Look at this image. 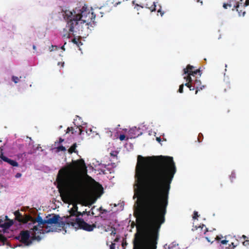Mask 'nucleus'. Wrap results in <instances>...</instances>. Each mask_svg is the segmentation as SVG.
I'll return each instance as SVG.
<instances>
[{
	"label": "nucleus",
	"mask_w": 249,
	"mask_h": 249,
	"mask_svg": "<svg viewBox=\"0 0 249 249\" xmlns=\"http://www.w3.org/2000/svg\"><path fill=\"white\" fill-rule=\"evenodd\" d=\"M176 172L173 159L138 156L135 194L142 195L137 217L142 225L133 249H157L159 231L165 221L170 184Z\"/></svg>",
	"instance_id": "obj_1"
},
{
	"label": "nucleus",
	"mask_w": 249,
	"mask_h": 249,
	"mask_svg": "<svg viewBox=\"0 0 249 249\" xmlns=\"http://www.w3.org/2000/svg\"><path fill=\"white\" fill-rule=\"evenodd\" d=\"M87 167L83 159L72 160L71 163L62 168L58 171L56 181L57 188L63 201L69 203V192L79 193L85 186L82 172Z\"/></svg>",
	"instance_id": "obj_2"
},
{
	"label": "nucleus",
	"mask_w": 249,
	"mask_h": 249,
	"mask_svg": "<svg viewBox=\"0 0 249 249\" xmlns=\"http://www.w3.org/2000/svg\"><path fill=\"white\" fill-rule=\"evenodd\" d=\"M63 16L67 21L66 27L63 29V37L68 38L71 35L81 34L85 28H89V23L94 22L96 15L85 5L81 8L63 11Z\"/></svg>",
	"instance_id": "obj_3"
},
{
	"label": "nucleus",
	"mask_w": 249,
	"mask_h": 249,
	"mask_svg": "<svg viewBox=\"0 0 249 249\" xmlns=\"http://www.w3.org/2000/svg\"><path fill=\"white\" fill-rule=\"evenodd\" d=\"M15 219L19 222L25 224V227L29 229L31 233H36L38 234H44L45 232L43 229H39L34 221V218L29 214H25L22 215L18 211H16L14 212Z\"/></svg>",
	"instance_id": "obj_4"
},
{
	"label": "nucleus",
	"mask_w": 249,
	"mask_h": 249,
	"mask_svg": "<svg viewBox=\"0 0 249 249\" xmlns=\"http://www.w3.org/2000/svg\"><path fill=\"white\" fill-rule=\"evenodd\" d=\"M46 224L54 225L53 227L47 226L45 230H44L45 233L56 231L57 230H61L65 226V223L60 220L59 215L55 214L46 217Z\"/></svg>",
	"instance_id": "obj_5"
},
{
	"label": "nucleus",
	"mask_w": 249,
	"mask_h": 249,
	"mask_svg": "<svg viewBox=\"0 0 249 249\" xmlns=\"http://www.w3.org/2000/svg\"><path fill=\"white\" fill-rule=\"evenodd\" d=\"M30 231L28 230L22 231H20L19 235L17 236L16 238L25 246H30L34 240L39 241L41 239V237L39 235H36V233H31L32 236H30Z\"/></svg>",
	"instance_id": "obj_6"
},
{
	"label": "nucleus",
	"mask_w": 249,
	"mask_h": 249,
	"mask_svg": "<svg viewBox=\"0 0 249 249\" xmlns=\"http://www.w3.org/2000/svg\"><path fill=\"white\" fill-rule=\"evenodd\" d=\"M68 222L69 226H71L75 229H80L88 231H91L96 227L95 224H89L80 218H75V220H73L72 221L68 220Z\"/></svg>",
	"instance_id": "obj_7"
},
{
	"label": "nucleus",
	"mask_w": 249,
	"mask_h": 249,
	"mask_svg": "<svg viewBox=\"0 0 249 249\" xmlns=\"http://www.w3.org/2000/svg\"><path fill=\"white\" fill-rule=\"evenodd\" d=\"M194 66L189 64L186 68L183 69V74L186 76H193L195 79L200 77L202 72L199 69L194 70Z\"/></svg>",
	"instance_id": "obj_8"
},
{
	"label": "nucleus",
	"mask_w": 249,
	"mask_h": 249,
	"mask_svg": "<svg viewBox=\"0 0 249 249\" xmlns=\"http://www.w3.org/2000/svg\"><path fill=\"white\" fill-rule=\"evenodd\" d=\"M70 215L67 217L66 220V223L68 225V220L72 221L73 220H75V218H78L80 215H83L85 213L84 212L83 213L78 211V207L76 203L73 204V207L69 211Z\"/></svg>",
	"instance_id": "obj_9"
},
{
	"label": "nucleus",
	"mask_w": 249,
	"mask_h": 249,
	"mask_svg": "<svg viewBox=\"0 0 249 249\" xmlns=\"http://www.w3.org/2000/svg\"><path fill=\"white\" fill-rule=\"evenodd\" d=\"M243 3V0H240L239 1L237 2L235 5H233V8L232 9V10L236 9L239 16H244L246 14V12L244 10L245 8L242 5Z\"/></svg>",
	"instance_id": "obj_10"
},
{
	"label": "nucleus",
	"mask_w": 249,
	"mask_h": 249,
	"mask_svg": "<svg viewBox=\"0 0 249 249\" xmlns=\"http://www.w3.org/2000/svg\"><path fill=\"white\" fill-rule=\"evenodd\" d=\"M193 89H196V94L197 93V92L199 90L202 89L204 88V86H201V82L200 80L196 79H193Z\"/></svg>",
	"instance_id": "obj_11"
},
{
	"label": "nucleus",
	"mask_w": 249,
	"mask_h": 249,
	"mask_svg": "<svg viewBox=\"0 0 249 249\" xmlns=\"http://www.w3.org/2000/svg\"><path fill=\"white\" fill-rule=\"evenodd\" d=\"M34 221L36 224L37 223L36 225L40 229H43L44 225L46 224V218L43 219L39 215L36 218H34Z\"/></svg>",
	"instance_id": "obj_12"
},
{
	"label": "nucleus",
	"mask_w": 249,
	"mask_h": 249,
	"mask_svg": "<svg viewBox=\"0 0 249 249\" xmlns=\"http://www.w3.org/2000/svg\"><path fill=\"white\" fill-rule=\"evenodd\" d=\"M184 79L186 80L187 83L185 84V86L187 87L190 90H194L193 89V78L189 76H184Z\"/></svg>",
	"instance_id": "obj_13"
},
{
	"label": "nucleus",
	"mask_w": 249,
	"mask_h": 249,
	"mask_svg": "<svg viewBox=\"0 0 249 249\" xmlns=\"http://www.w3.org/2000/svg\"><path fill=\"white\" fill-rule=\"evenodd\" d=\"M14 222L13 220H8V221L4 222L1 224L0 227L3 229L4 231L8 229L13 224Z\"/></svg>",
	"instance_id": "obj_14"
},
{
	"label": "nucleus",
	"mask_w": 249,
	"mask_h": 249,
	"mask_svg": "<svg viewBox=\"0 0 249 249\" xmlns=\"http://www.w3.org/2000/svg\"><path fill=\"white\" fill-rule=\"evenodd\" d=\"M198 229H199L200 231H202V232L203 234H205L207 231H208V229L206 227L205 225L204 224H202L201 225H199V226H193V228L192 229L193 231L197 230Z\"/></svg>",
	"instance_id": "obj_15"
},
{
	"label": "nucleus",
	"mask_w": 249,
	"mask_h": 249,
	"mask_svg": "<svg viewBox=\"0 0 249 249\" xmlns=\"http://www.w3.org/2000/svg\"><path fill=\"white\" fill-rule=\"evenodd\" d=\"M3 161L8 163L9 164L13 166L17 167L18 166V163L14 160L9 159L8 158H4Z\"/></svg>",
	"instance_id": "obj_16"
},
{
	"label": "nucleus",
	"mask_w": 249,
	"mask_h": 249,
	"mask_svg": "<svg viewBox=\"0 0 249 249\" xmlns=\"http://www.w3.org/2000/svg\"><path fill=\"white\" fill-rule=\"evenodd\" d=\"M77 147V144L76 143H73L70 148L68 149V152L70 154H72V153H77L78 151L76 150V148Z\"/></svg>",
	"instance_id": "obj_17"
},
{
	"label": "nucleus",
	"mask_w": 249,
	"mask_h": 249,
	"mask_svg": "<svg viewBox=\"0 0 249 249\" xmlns=\"http://www.w3.org/2000/svg\"><path fill=\"white\" fill-rule=\"evenodd\" d=\"M148 4H146V7H147L151 12L155 11L156 10V5L155 2H153L150 7H148Z\"/></svg>",
	"instance_id": "obj_18"
},
{
	"label": "nucleus",
	"mask_w": 249,
	"mask_h": 249,
	"mask_svg": "<svg viewBox=\"0 0 249 249\" xmlns=\"http://www.w3.org/2000/svg\"><path fill=\"white\" fill-rule=\"evenodd\" d=\"M56 151L58 152L60 151H65L66 150V148L63 145L58 146L56 148Z\"/></svg>",
	"instance_id": "obj_19"
},
{
	"label": "nucleus",
	"mask_w": 249,
	"mask_h": 249,
	"mask_svg": "<svg viewBox=\"0 0 249 249\" xmlns=\"http://www.w3.org/2000/svg\"><path fill=\"white\" fill-rule=\"evenodd\" d=\"M232 2H233V0L230 1L229 3H224L223 5V7L225 9H227L228 7H231L232 6V4L231 3Z\"/></svg>",
	"instance_id": "obj_20"
},
{
	"label": "nucleus",
	"mask_w": 249,
	"mask_h": 249,
	"mask_svg": "<svg viewBox=\"0 0 249 249\" xmlns=\"http://www.w3.org/2000/svg\"><path fill=\"white\" fill-rule=\"evenodd\" d=\"M236 178V174L234 172H232L230 176V178L231 182H233V180Z\"/></svg>",
	"instance_id": "obj_21"
},
{
	"label": "nucleus",
	"mask_w": 249,
	"mask_h": 249,
	"mask_svg": "<svg viewBox=\"0 0 249 249\" xmlns=\"http://www.w3.org/2000/svg\"><path fill=\"white\" fill-rule=\"evenodd\" d=\"M0 158L3 161L4 158L7 157L3 155V153L2 152L3 149L1 147L0 148Z\"/></svg>",
	"instance_id": "obj_22"
},
{
	"label": "nucleus",
	"mask_w": 249,
	"mask_h": 249,
	"mask_svg": "<svg viewBox=\"0 0 249 249\" xmlns=\"http://www.w3.org/2000/svg\"><path fill=\"white\" fill-rule=\"evenodd\" d=\"M111 232L110 233V235H115L116 234V229L115 228L113 227H111Z\"/></svg>",
	"instance_id": "obj_23"
},
{
	"label": "nucleus",
	"mask_w": 249,
	"mask_h": 249,
	"mask_svg": "<svg viewBox=\"0 0 249 249\" xmlns=\"http://www.w3.org/2000/svg\"><path fill=\"white\" fill-rule=\"evenodd\" d=\"M12 80L15 83H17L18 82V81H19V79L18 77H17V76H13L12 77Z\"/></svg>",
	"instance_id": "obj_24"
},
{
	"label": "nucleus",
	"mask_w": 249,
	"mask_h": 249,
	"mask_svg": "<svg viewBox=\"0 0 249 249\" xmlns=\"http://www.w3.org/2000/svg\"><path fill=\"white\" fill-rule=\"evenodd\" d=\"M203 138V136L202 133H199L197 137V140L199 142H201Z\"/></svg>",
	"instance_id": "obj_25"
},
{
	"label": "nucleus",
	"mask_w": 249,
	"mask_h": 249,
	"mask_svg": "<svg viewBox=\"0 0 249 249\" xmlns=\"http://www.w3.org/2000/svg\"><path fill=\"white\" fill-rule=\"evenodd\" d=\"M183 87H184L183 84H182L179 86V89H178L179 92L182 93L183 92Z\"/></svg>",
	"instance_id": "obj_26"
},
{
	"label": "nucleus",
	"mask_w": 249,
	"mask_h": 249,
	"mask_svg": "<svg viewBox=\"0 0 249 249\" xmlns=\"http://www.w3.org/2000/svg\"><path fill=\"white\" fill-rule=\"evenodd\" d=\"M199 215L198 214V213L196 211H194L193 218V219H197Z\"/></svg>",
	"instance_id": "obj_27"
},
{
	"label": "nucleus",
	"mask_w": 249,
	"mask_h": 249,
	"mask_svg": "<svg viewBox=\"0 0 249 249\" xmlns=\"http://www.w3.org/2000/svg\"><path fill=\"white\" fill-rule=\"evenodd\" d=\"M73 128L72 127H69L67 129L66 133H69V132L71 131V133L73 134Z\"/></svg>",
	"instance_id": "obj_28"
},
{
	"label": "nucleus",
	"mask_w": 249,
	"mask_h": 249,
	"mask_svg": "<svg viewBox=\"0 0 249 249\" xmlns=\"http://www.w3.org/2000/svg\"><path fill=\"white\" fill-rule=\"evenodd\" d=\"M125 139V135L124 134H121L119 136V139L120 141H122L124 140Z\"/></svg>",
	"instance_id": "obj_29"
},
{
	"label": "nucleus",
	"mask_w": 249,
	"mask_h": 249,
	"mask_svg": "<svg viewBox=\"0 0 249 249\" xmlns=\"http://www.w3.org/2000/svg\"><path fill=\"white\" fill-rule=\"evenodd\" d=\"M0 241H6V238L2 234H0Z\"/></svg>",
	"instance_id": "obj_30"
},
{
	"label": "nucleus",
	"mask_w": 249,
	"mask_h": 249,
	"mask_svg": "<svg viewBox=\"0 0 249 249\" xmlns=\"http://www.w3.org/2000/svg\"><path fill=\"white\" fill-rule=\"evenodd\" d=\"M158 13H160L161 16H162L164 14V12L161 10V7L157 10Z\"/></svg>",
	"instance_id": "obj_31"
},
{
	"label": "nucleus",
	"mask_w": 249,
	"mask_h": 249,
	"mask_svg": "<svg viewBox=\"0 0 249 249\" xmlns=\"http://www.w3.org/2000/svg\"><path fill=\"white\" fill-rule=\"evenodd\" d=\"M243 4V7L245 8V7L247 6L248 5H249V0H247Z\"/></svg>",
	"instance_id": "obj_32"
},
{
	"label": "nucleus",
	"mask_w": 249,
	"mask_h": 249,
	"mask_svg": "<svg viewBox=\"0 0 249 249\" xmlns=\"http://www.w3.org/2000/svg\"><path fill=\"white\" fill-rule=\"evenodd\" d=\"M110 155L112 157H116L117 156V152L113 151L110 153Z\"/></svg>",
	"instance_id": "obj_33"
},
{
	"label": "nucleus",
	"mask_w": 249,
	"mask_h": 249,
	"mask_svg": "<svg viewBox=\"0 0 249 249\" xmlns=\"http://www.w3.org/2000/svg\"><path fill=\"white\" fill-rule=\"evenodd\" d=\"M115 244L112 243L110 246V249H115Z\"/></svg>",
	"instance_id": "obj_34"
},
{
	"label": "nucleus",
	"mask_w": 249,
	"mask_h": 249,
	"mask_svg": "<svg viewBox=\"0 0 249 249\" xmlns=\"http://www.w3.org/2000/svg\"><path fill=\"white\" fill-rule=\"evenodd\" d=\"M228 242V241L226 240H223L220 241V243L222 244H227Z\"/></svg>",
	"instance_id": "obj_35"
},
{
	"label": "nucleus",
	"mask_w": 249,
	"mask_h": 249,
	"mask_svg": "<svg viewBox=\"0 0 249 249\" xmlns=\"http://www.w3.org/2000/svg\"><path fill=\"white\" fill-rule=\"evenodd\" d=\"M243 245L244 246H247L248 245H249V240H246L243 242Z\"/></svg>",
	"instance_id": "obj_36"
},
{
	"label": "nucleus",
	"mask_w": 249,
	"mask_h": 249,
	"mask_svg": "<svg viewBox=\"0 0 249 249\" xmlns=\"http://www.w3.org/2000/svg\"><path fill=\"white\" fill-rule=\"evenodd\" d=\"M64 140L61 138H60L59 139V142H58V143H62L63 142H64Z\"/></svg>",
	"instance_id": "obj_37"
},
{
	"label": "nucleus",
	"mask_w": 249,
	"mask_h": 249,
	"mask_svg": "<svg viewBox=\"0 0 249 249\" xmlns=\"http://www.w3.org/2000/svg\"><path fill=\"white\" fill-rule=\"evenodd\" d=\"M91 131H92L91 129H90L88 130V131H87L86 132L88 134V135L89 136L90 135V133H91Z\"/></svg>",
	"instance_id": "obj_38"
},
{
	"label": "nucleus",
	"mask_w": 249,
	"mask_h": 249,
	"mask_svg": "<svg viewBox=\"0 0 249 249\" xmlns=\"http://www.w3.org/2000/svg\"><path fill=\"white\" fill-rule=\"evenodd\" d=\"M221 239V237L219 236H216V237L214 238L215 240L217 241H219Z\"/></svg>",
	"instance_id": "obj_39"
},
{
	"label": "nucleus",
	"mask_w": 249,
	"mask_h": 249,
	"mask_svg": "<svg viewBox=\"0 0 249 249\" xmlns=\"http://www.w3.org/2000/svg\"><path fill=\"white\" fill-rule=\"evenodd\" d=\"M119 237H116V238L114 239V242H118L119 240Z\"/></svg>",
	"instance_id": "obj_40"
},
{
	"label": "nucleus",
	"mask_w": 249,
	"mask_h": 249,
	"mask_svg": "<svg viewBox=\"0 0 249 249\" xmlns=\"http://www.w3.org/2000/svg\"><path fill=\"white\" fill-rule=\"evenodd\" d=\"M79 135H81V134H82V129H81V128H79Z\"/></svg>",
	"instance_id": "obj_41"
},
{
	"label": "nucleus",
	"mask_w": 249,
	"mask_h": 249,
	"mask_svg": "<svg viewBox=\"0 0 249 249\" xmlns=\"http://www.w3.org/2000/svg\"><path fill=\"white\" fill-rule=\"evenodd\" d=\"M33 48L35 51L36 50V46L35 45H34L33 46Z\"/></svg>",
	"instance_id": "obj_42"
},
{
	"label": "nucleus",
	"mask_w": 249,
	"mask_h": 249,
	"mask_svg": "<svg viewBox=\"0 0 249 249\" xmlns=\"http://www.w3.org/2000/svg\"><path fill=\"white\" fill-rule=\"evenodd\" d=\"M72 42H73V43H76V39H75V38H74V39L72 40Z\"/></svg>",
	"instance_id": "obj_43"
},
{
	"label": "nucleus",
	"mask_w": 249,
	"mask_h": 249,
	"mask_svg": "<svg viewBox=\"0 0 249 249\" xmlns=\"http://www.w3.org/2000/svg\"><path fill=\"white\" fill-rule=\"evenodd\" d=\"M20 176H21V174L19 173H18L17 174L16 177H20Z\"/></svg>",
	"instance_id": "obj_44"
},
{
	"label": "nucleus",
	"mask_w": 249,
	"mask_h": 249,
	"mask_svg": "<svg viewBox=\"0 0 249 249\" xmlns=\"http://www.w3.org/2000/svg\"><path fill=\"white\" fill-rule=\"evenodd\" d=\"M206 239H207V240L208 242H211L210 240H209V238H208V237H206Z\"/></svg>",
	"instance_id": "obj_45"
},
{
	"label": "nucleus",
	"mask_w": 249,
	"mask_h": 249,
	"mask_svg": "<svg viewBox=\"0 0 249 249\" xmlns=\"http://www.w3.org/2000/svg\"><path fill=\"white\" fill-rule=\"evenodd\" d=\"M157 140L160 142V138H157Z\"/></svg>",
	"instance_id": "obj_46"
},
{
	"label": "nucleus",
	"mask_w": 249,
	"mask_h": 249,
	"mask_svg": "<svg viewBox=\"0 0 249 249\" xmlns=\"http://www.w3.org/2000/svg\"><path fill=\"white\" fill-rule=\"evenodd\" d=\"M242 237L244 239H246L247 238V236L244 235H243Z\"/></svg>",
	"instance_id": "obj_47"
},
{
	"label": "nucleus",
	"mask_w": 249,
	"mask_h": 249,
	"mask_svg": "<svg viewBox=\"0 0 249 249\" xmlns=\"http://www.w3.org/2000/svg\"><path fill=\"white\" fill-rule=\"evenodd\" d=\"M51 47L52 48H53V47H56V46L52 45Z\"/></svg>",
	"instance_id": "obj_48"
},
{
	"label": "nucleus",
	"mask_w": 249,
	"mask_h": 249,
	"mask_svg": "<svg viewBox=\"0 0 249 249\" xmlns=\"http://www.w3.org/2000/svg\"><path fill=\"white\" fill-rule=\"evenodd\" d=\"M61 49L64 50H65L64 46H62L61 47Z\"/></svg>",
	"instance_id": "obj_49"
},
{
	"label": "nucleus",
	"mask_w": 249,
	"mask_h": 249,
	"mask_svg": "<svg viewBox=\"0 0 249 249\" xmlns=\"http://www.w3.org/2000/svg\"><path fill=\"white\" fill-rule=\"evenodd\" d=\"M53 48H51V50H50L51 51H53Z\"/></svg>",
	"instance_id": "obj_50"
},
{
	"label": "nucleus",
	"mask_w": 249,
	"mask_h": 249,
	"mask_svg": "<svg viewBox=\"0 0 249 249\" xmlns=\"http://www.w3.org/2000/svg\"><path fill=\"white\" fill-rule=\"evenodd\" d=\"M6 219H8V216H6Z\"/></svg>",
	"instance_id": "obj_51"
},
{
	"label": "nucleus",
	"mask_w": 249,
	"mask_h": 249,
	"mask_svg": "<svg viewBox=\"0 0 249 249\" xmlns=\"http://www.w3.org/2000/svg\"><path fill=\"white\" fill-rule=\"evenodd\" d=\"M124 245H125V243H123L122 245L124 246Z\"/></svg>",
	"instance_id": "obj_52"
},
{
	"label": "nucleus",
	"mask_w": 249,
	"mask_h": 249,
	"mask_svg": "<svg viewBox=\"0 0 249 249\" xmlns=\"http://www.w3.org/2000/svg\"><path fill=\"white\" fill-rule=\"evenodd\" d=\"M124 245H125V243H123L122 245L124 246Z\"/></svg>",
	"instance_id": "obj_53"
}]
</instances>
